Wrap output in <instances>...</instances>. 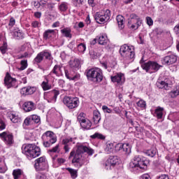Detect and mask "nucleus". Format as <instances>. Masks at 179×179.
<instances>
[{
	"label": "nucleus",
	"instance_id": "f257e3e1",
	"mask_svg": "<svg viewBox=\"0 0 179 179\" xmlns=\"http://www.w3.org/2000/svg\"><path fill=\"white\" fill-rule=\"evenodd\" d=\"M83 153H87L89 156H92L94 153V150L89 147L80 145H78L76 152L71 151L70 153L69 159L73 157L71 162L78 169H80L82 166L86 164V159L82 155Z\"/></svg>",
	"mask_w": 179,
	"mask_h": 179
},
{
	"label": "nucleus",
	"instance_id": "f03ea898",
	"mask_svg": "<svg viewBox=\"0 0 179 179\" xmlns=\"http://www.w3.org/2000/svg\"><path fill=\"white\" fill-rule=\"evenodd\" d=\"M22 152L25 155L27 159L31 160V159H36L41 155V150L34 144H24L22 147Z\"/></svg>",
	"mask_w": 179,
	"mask_h": 179
},
{
	"label": "nucleus",
	"instance_id": "7ed1b4c3",
	"mask_svg": "<svg viewBox=\"0 0 179 179\" xmlns=\"http://www.w3.org/2000/svg\"><path fill=\"white\" fill-rule=\"evenodd\" d=\"M120 54L123 58L124 62L129 64L135 58V47L124 44L120 47Z\"/></svg>",
	"mask_w": 179,
	"mask_h": 179
},
{
	"label": "nucleus",
	"instance_id": "20e7f679",
	"mask_svg": "<svg viewBox=\"0 0 179 179\" xmlns=\"http://www.w3.org/2000/svg\"><path fill=\"white\" fill-rule=\"evenodd\" d=\"M149 162L139 155H136L129 163V169L131 171L136 172L138 170H146Z\"/></svg>",
	"mask_w": 179,
	"mask_h": 179
},
{
	"label": "nucleus",
	"instance_id": "39448f33",
	"mask_svg": "<svg viewBox=\"0 0 179 179\" xmlns=\"http://www.w3.org/2000/svg\"><path fill=\"white\" fill-rule=\"evenodd\" d=\"M85 73L87 79L92 80V82H98L99 83L103 80V72L99 68L88 69Z\"/></svg>",
	"mask_w": 179,
	"mask_h": 179
},
{
	"label": "nucleus",
	"instance_id": "423d86ee",
	"mask_svg": "<svg viewBox=\"0 0 179 179\" xmlns=\"http://www.w3.org/2000/svg\"><path fill=\"white\" fill-rule=\"evenodd\" d=\"M44 148H51L57 142V136L51 131H48L42 135Z\"/></svg>",
	"mask_w": 179,
	"mask_h": 179
},
{
	"label": "nucleus",
	"instance_id": "0eeeda50",
	"mask_svg": "<svg viewBox=\"0 0 179 179\" xmlns=\"http://www.w3.org/2000/svg\"><path fill=\"white\" fill-rule=\"evenodd\" d=\"M141 24H142V20L136 14H131L128 21V27L133 30H138Z\"/></svg>",
	"mask_w": 179,
	"mask_h": 179
},
{
	"label": "nucleus",
	"instance_id": "6e6552de",
	"mask_svg": "<svg viewBox=\"0 0 179 179\" xmlns=\"http://www.w3.org/2000/svg\"><path fill=\"white\" fill-rule=\"evenodd\" d=\"M162 65H159L155 62H148L146 63L141 64V68L148 72V73H153V72H157L159 69L162 68Z\"/></svg>",
	"mask_w": 179,
	"mask_h": 179
},
{
	"label": "nucleus",
	"instance_id": "1a4fd4ad",
	"mask_svg": "<svg viewBox=\"0 0 179 179\" xmlns=\"http://www.w3.org/2000/svg\"><path fill=\"white\" fill-rule=\"evenodd\" d=\"M110 16L111 13L110 10H106V11H103V13H96L94 19L99 24H104V23L110 20Z\"/></svg>",
	"mask_w": 179,
	"mask_h": 179
},
{
	"label": "nucleus",
	"instance_id": "9d476101",
	"mask_svg": "<svg viewBox=\"0 0 179 179\" xmlns=\"http://www.w3.org/2000/svg\"><path fill=\"white\" fill-rule=\"evenodd\" d=\"M63 103L69 110H73V108H76L79 106V99L78 97L65 96L63 99Z\"/></svg>",
	"mask_w": 179,
	"mask_h": 179
},
{
	"label": "nucleus",
	"instance_id": "9b49d317",
	"mask_svg": "<svg viewBox=\"0 0 179 179\" xmlns=\"http://www.w3.org/2000/svg\"><path fill=\"white\" fill-rule=\"evenodd\" d=\"M120 164V157L115 155H110L106 162V170H112Z\"/></svg>",
	"mask_w": 179,
	"mask_h": 179
},
{
	"label": "nucleus",
	"instance_id": "f8f14e48",
	"mask_svg": "<svg viewBox=\"0 0 179 179\" xmlns=\"http://www.w3.org/2000/svg\"><path fill=\"white\" fill-rule=\"evenodd\" d=\"M48 166L45 157H41L35 160L34 167L37 171L45 170Z\"/></svg>",
	"mask_w": 179,
	"mask_h": 179
},
{
	"label": "nucleus",
	"instance_id": "ddd939ff",
	"mask_svg": "<svg viewBox=\"0 0 179 179\" xmlns=\"http://www.w3.org/2000/svg\"><path fill=\"white\" fill-rule=\"evenodd\" d=\"M0 138L8 146H12L15 143L13 134L9 131H4L0 134Z\"/></svg>",
	"mask_w": 179,
	"mask_h": 179
},
{
	"label": "nucleus",
	"instance_id": "4468645a",
	"mask_svg": "<svg viewBox=\"0 0 179 179\" xmlns=\"http://www.w3.org/2000/svg\"><path fill=\"white\" fill-rule=\"evenodd\" d=\"M4 85L6 86L7 89H10L13 86H16V78H12L9 73H7L4 78Z\"/></svg>",
	"mask_w": 179,
	"mask_h": 179
},
{
	"label": "nucleus",
	"instance_id": "2eb2a0df",
	"mask_svg": "<svg viewBox=\"0 0 179 179\" xmlns=\"http://www.w3.org/2000/svg\"><path fill=\"white\" fill-rule=\"evenodd\" d=\"M162 62L163 65H173L177 62V56L174 55L166 56L162 59Z\"/></svg>",
	"mask_w": 179,
	"mask_h": 179
},
{
	"label": "nucleus",
	"instance_id": "dca6fc26",
	"mask_svg": "<svg viewBox=\"0 0 179 179\" xmlns=\"http://www.w3.org/2000/svg\"><path fill=\"white\" fill-rule=\"evenodd\" d=\"M65 76L69 80H79L80 79V75L79 73H75L72 70H64Z\"/></svg>",
	"mask_w": 179,
	"mask_h": 179
},
{
	"label": "nucleus",
	"instance_id": "f3484780",
	"mask_svg": "<svg viewBox=\"0 0 179 179\" xmlns=\"http://www.w3.org/2000/svg\"><path fill=\"white\" fill-rule=\"evenodd\" d=\"M110 79L113 83H117V85H122L125 82V77L121 73H117L115 76H111Z\"/></svg>",
	"mask_w": 179,
	"mask_h": 179
},
{
	"label": "nucleus",
	"instance_id": "a211bd4d",
	"mask_svg": "<svg viewBox=\"0 0 179 179\" xmlns=\"http://www.w3.org/2000/svg\"><path fill=\"white\" fill-rule=\"evenodd\" d=\"M22 108L25 113H30V111L36 110V104L31 101H28L23 103Z\"/></svg>",
	"mask_w": 179,
	"mask_h": 179
},
{
	"label": "nucleus",
	"instance_id": "6ab92c4d",
	"mask_svg": "<svg viewBox=\"0 0 179 179\" xmlns=\"http://www.w3.org/2000/svg\"><path fill=\"white\" fill-rule=\"evenodd\" d=\"M36 90V87H24L21 89L20 93L24 96H29V94H34Z\"/></svg>",
	"mask_w": 179,
	"mask_h": 179
},
{
	"label": "nucleus",
	"instance_id": "aec40b11",
	"mask_svg": "<svg viewBox=\"0 0 179 179\" xmlns=\"http://www.w3.org/2000/svg\"><path fill=\"white\" fill-rule=\"evenodd\" d=\"M8 117L13 124H22V118L19 117V116L12 113H8Z\"/></svg>",
	"mask_w": 179,
	"mask_h": 179
},
{
	"label": "nucleus",
	"instance_id": "412c9836",
	"mask_svg": "<svg viewBox=\"0 0 179 179\" xmlns=\"http://www.w3.org/2000/svg\"><path fill=\"white\" fill-rule=\"evenodd\" d=\"M157 86L159 89H164L165 90H169L171 87V84L165 81H158L157 83Z\"/></svg>",
	"mask_w": 179,
	"mask_h": 179
},
{
	"label": "nucleus",
	"instance_id": "4be33fe9",
	"mask_svg": "<svg viewBox=\"0 0 179 179\" xmlns=\"http://www.w3.org/2000/svg\"><path fill=\"white\" fill-rule=\"evenodd\" d=\"M114 149H115L114 143H111V142L106 143V146L105 148L106 153H107L108 155H110V153H115Z\"/></svg>",
	"mask_w": 179,
	"mask_h": 179
},
{
	"label": "nucleus",
	"instance_id": "5701e85b",
	"mask_svg": "<svg viewBox=\"0 0 179 179\" xmlns=\"http://www.w3.org/2000/svg\"><path fill=\"white\" fill-rule=\"evenodd\" d=\"M124 16L119 15L116 17V20L117 22V24L119 26V29H120V30H122V29H124V27H125V24H124Z\"/></svg>",
	"mask_w": 179,
	"mask_h": 179
},
{
	"label": "nucleus",
	"instance_id": "b1692460",
	"mask_svg": "<svg viewBox=\"0 0 179 179\" xmlns=\"http://www.w3.org/2000/svg\"><path fill=\"white\" fill-rule=\"evenodd\" d=\"M60 31L64 37H66L67 38H72V31L71 30V28H64L61 29Z\"/></svg>",
	"mask_w": 179,
	"mask_h": 179
},
{
	"label": "nucleus",
	"instance_id": "393cba45",
	"mask_svg": "<svg viewBox=\"0 0 179 179\" xmlns=\"http://www.w3.org/2000/svg\"><path fill=\"white\" fill-rule=\"evenodd\" d=\"M76 138H64L62 141V145H64V146H71L73 143V145H75V143H76V142L75 141Z\"/></svg>",
	"mask_w": 179,
	"mask_h": 179
},
{
	"label": "nucleus",
	"instance_id": "a878e982",
	"mask_svg": "<svg viewBox=\"0 0 179 179\" xmlns=\"http://www.w3.org/2000/svg\"><path fill=\"white\" fill-rule=\"evenodd\" d=\"M69 65L71 68L77 71V69H79V66H80V62H79V59H75L70 61Z\"/></svg>",
	"mask_w": 179,
	"mask_h": 179
},
{
	"label": "nucleus",
	"instance_id": "bb28decb",
	"mask_svg": "<svg viewBox=\"0 0 179 179\" xmlns=\"http://www.w3.org/2000/svg\"><path fill=\"white\" fill-rule=\"evenodd\" d=\"M41 86L43 89V90H44V92L47 91V90H51L52 86L51 85V84H50V81L48 80V79H45V81H43L41 84Z\"/></svg>",
	"mask_w": 179,
	"mask_h": 179
},
{
	"label": "nucleus",
	"instance_id": "cd10ccee",
	"mask_svg": "<svg viewBox=\"0 0 179 179\" xmlns=\"http://www.w3.org/2000/svg\"><path fill=\"white\" fill-rule=\"evenodd\" d=\"M101 120V115L99 110H94L93 112V121L94 124H99Z\"/></svg>",
	"mask_w": 179,
	"mask_h": 179
},
{
	"label": "nucleus",
	"instance_id": "c85d7f7f",
	"mask_svg": "<svg viewBox=\"0 0 179 179\" xmlns=\"http://www.w3.org/2000/svg\"><path fill=\"white\" fill-rule=\"evenodd\" d=\"M163 111H164V108L159 106L155 109V114L158 120L163 118Z\"/></svg>",
	"mask_w": 179,
	"mask_h": 179
},
{
	"label": "nucleus",
	"instance_id": "c756f323",
	"mask_svg": "<svg viewBox=\"0 0 179 179\" xmlns=\"http://www.w3.org/2000/svg\"><path fill=\"white\" fill-rule=\"evenodd\" d=\"M62 70H61V66L59 65H55L53 68V69L52 70V71L50 72V75H55L56 76H59V75H61L62 73Z\"/></svg>",
	"mask_w": 179,
	"mask_h": 179
},
{
	"label": "nucleus",
	"instance_id": "7c9ffc66",
	"mask_svg": "<svg viewBox=\"0 0 179 179\" xmlns=\"http://www.w3.org/2000/svg\"><path fill=\"white\" fill-rule=\"evenodd\" d=\"M80 127L84 128V129H89L92 127V122L89 120V119H85L84 121L81 122Z\"/></svg>",
	"mask_w": 179,
	"mask_h": 179
},
{
	"label": "nucleus",
	"instance_id": "2f4dec72",
	"mask_svg": "<svg viewBox=\"0 0 179 179\" xmlns=\"http://www.w3.org/2000/svg\"><path fill=\"white\" fill-rule=\"evenodd\" d=\"M13 36L17 40H22V38H24V34L20 31V30L14 31Z\"/></svg>",
	"mask_w": 179,
	"mask_h": 179
},
{
	"label": "nucleus",
	"instance_id": "473e14b6",
	"mask_svg": "<svg viewBox=\"0 0 179 179\" xmlns=\"http://www.w3.org/2000/svg\"><path fill=\"white\" fill-rule=\"evenodd\" d=\"M98 43L101 45H106L107 43H108V38H107V36L106 35H101L99 37Z\"/></svg>",
	"mask_w": 179,
	"mask_h": 179
},
{
	"label": "nucleus",
	"instance_id": "72a5a7b5",
	"mask_svg": "<svg viewBox=\"0 0 179 179\" xmlns=\"http://www.w3.org/2000/svg\"><path fill=\"white\" fill-rule=\"evenodd\" d=\"M30 125H33V121L31 120V116H28L25 118V120H24L22 127L23 128H26V127H29Z\"/></svg>",
	"mask_w": 179,
	"mask_h": 179
},
{
	"label": "nucleus",
	"instance_id": "f704fd0d",
	"mask_svg": "<svg viewBox=\"0 0 179 179\" xmlns=\"http://www.w3.org/2000/svg\"><path fill=\"white\" fill-rule=\"evenodd\" d=\"M51 94H52V97L50 99V101H48V103H55V101H57V98L59 95V91L54 90L52 92Z\"/></svg>",
	"mask_w": 179,
	"mask_h": 179
},
{
	"label": "nucleus",
	"instance_id": "c9c22d12",
	"mask_svg": "<svg viewBox=\"0 0 179 179\" xmlns=\"http://www.w3.org/2000/svg\"><path fill=\"white\" fill-rule=\"evenodd\" d=\"M22 173H23V171H22V169H17L13 170V176L14 179H19L20 177H22Z\"/></svg>",
	"mask_w": 179,
	"mask_h": 179
},
{
	"label": "nucleus",
	"instance_id": "e433bc0d",
	"mask_svg": "<svg viewBox=\"0 0 179 179\" xmlns=\"http://www.w3.org/2000/svg\"><path fill=\"white\" fill-rule=\"evenodd\" d=\"M43 52H39L36 57L34 59V64H40L43 59H44V57L43 56Z\"/></svg>",
	"mask_w": 179,
	"mask_h": 179
},
{
	"label": "nucleus",
	"instance_id": "4c0bfd02",
	"mask_svg": "<svg viewBox=\"0 0 179 179\" xmlns=\"http://www.w3.org/2000/svg\"><path fill=\"white\" fill-rule=\"evenodd\" d=\"M54 33H55V30H54V29L46 30L43 34V38H45V40H48V38H50V37H51L50 34H52Z\"/></svg>",
	"mask_w": 179,
	"mask_h": 179
},
{
	"label": "nucleus",
	"instance_id": "58836bf2",
	"mask_svg": "<svg viewBox=\"0 0 179 179\" xmlns=\"http://www.w3.org/2000/svg\"><path fill=\"white\" fill-rule=\"evenodd\" d=\"M156 153H157V150L156 148H152L145 152L146 155L150 156V157H155Z\"/></svg>",
	"mask_w": 179,
	"mask_h": 179
},
{
	"label": "nucleus",
	"instance_id": "ea45409f",
	"mask_svg": "<svg viewBox=\"0 0 179 179\" xmlns=\"http://www.w3.org/2000/svg\"><path fill=\"white\" fill-rule=\"evenodd\" d=\"M59 152H61V150L59 149V144H57L56 146L48 150L49 155H51V153H59Z\"/></svg>",
	"mask_w": 179,
	"mask_h": 179
},
{
	"label": "nucleus",
	"instance_id": "a19ab883",
	"mask_svg": "<svg viewBox=\"0 0 179 179\" xmlns=\"http://www.w3.org/2000/svg\"><path fill=\"white\" fill-rule=\"evenodd\" d=\"M66 170L70 173L71 178L75 179L78 177V171L73 169L67 168Z\"/></svg>",
	"mask_w": 179,
	"mask_h": 179
},
{
	"label": "nucleus",
	"instance_id": "79ce46f5",
	"mask_svg": "<svg viewBox=\"0 0 179 179\" xmlns=\"http://www.w3.org/2000/svg\"><path fill=\"white\" fill-rule=\"evenodd\" d=\"M5 171H6L5 161L2 158H0V173H5Z\"/></svg>",
	"mask_w": 179,
	"mask_h": 179
},
{
	"label": "nucleus",
	"instance_id": "37998d69",
	"mask_svg": "<svg viewBox=\"0 0 179 179\" xmlns=\"http://www.w3.org/2000/svg\"><path fill=\"white\" fill-rule=\"evenodd\" d=\"M92 139H106V136H103V134L100 133H95L94 134L91 136Z\"/></svg>",
	"mask_w": 179,
	"mask_h": 179
},
{
	"label": "nucleus",
	"instance_id": "c03bdc74",
	"mask_svg": "<svg viewBox=\"0 0 179 179\" xmlns=\"http://www.w3.org/2000/svg\"><path fill=\"white\" fill-rule=\"evenodd\" d=\"M59 9L61 12H65L68 10V3L63 2L59 6Z\"/></svg>",
	"mask_w": 179,
	"mask_h": 179
},
{
	"label": "nucleus",
	"instance_id": "a18cd8bd",
	"mask_svg": "<svg viewBox=\"0 0 179 179\" xmlns=\"http://www.w3.org/2000/svg\"><path fill=\"white\" fill-rule=\"evenodd\" d=\"M31 119L32 120V123L34 124V122L35 124H38L41 121V118L40 116L37 115H30Z\"/></svg>",
	"mask_w": 179,
	"mask_h": 179
},
{
	"label": "nucleus",
	"instance_id": "49530a36",
	"mask_svg": "<svg viewBox=\"0 0 179 179\" xmlns=\"http://www.w3.org/2000/svg\"><path fill=\"white\" fill-rule=\"evenodd\" d=\"M87 118H86V115L83 113H80L77 117V120L78 121V122L80 124L82 122H83L84 120H87Z\"/></svg>",
	"mask_w": 179,
	"mask_h": 179
},
{
	"label": "nucleus",
	"instance_id": "de8ad7c7",
	"mask_svg": "<svg viewBox=\"0 0 179 179\" xmlns=\"http://www.w3.org/2000/svg\"><path fill=\"white\" fill-rule=\"evenodd\" d=\"M122 149H124V144L122 143L116 144L114 148L115 153H117V152H120V150H122Z\"/></svg>",
	"mask_w": 179,
	"mask_h": 179
},
{
	"label": "nucleus",
	"instance_id": "09e8293b",
	"mask_svg": "<svg viewBox=\"0 0 179 179\" xmlns=\"http://www.w3.org/2000/svg\"><path fill=\"white\" fill-rule=\"evenodd\" d=\"M123 152H125L126 155H129L131 153V148L129 147V144H123Z\"/></svg>",
	"mask_w": 179,
	"mask_h": 179
},
{
	"label": "nucleus",
	"instance_id": "8fccbe9b",
	"mask_svg": "<svg viewBox=\"0 0 179 179\" xmlns=\"http://www.w3.org/2000/svg\"><path fill=\"white\" fill-rule=\"evenodd\" d=\"M136 105L138 107H140V108H146V101H145L143 99H141L136 103Z\"/></svg>",
	"mask_w": 179,
	"mask_h": 179
},
{
	"label": "nucleus",
	"instance_id": "3c124183",
	"mask_svg": "<svg viewBox=\"0 0 179 179\" xmlns=\"http://www.w3.org/2000/svg\"><path fill=\"white\" fill-rule=\"evenodd\" d=\"M77 48L79 51V52H84L86 51V44L85 43H80L78 46Z\"/></svg>",
	"mask_w": 179,
	"mask_h": 179
},
{
	"label": "nucleus",
	"instance_id": "603ef678",
	"mask_svg": "<svg viewBox=\"0 0 179 179\" xmlns=\"http://www.w3.org/2000/svg\"><path fill=\"white\" fill-rule=\"evenodd\" d=\"M20 68L19 69L20 71H24L26 68H27V60H22L20 62Z\"/></svg>",
	"mask_w": 179,
	"mask_h": 179
},
{
	"label": "nucleus",
	"instance_id": "864d4df0",
	"mask_svg": "<svg viewBox=\"0 0 179 179\" xmlns=\"http://www.w3.org/2000/svg\"><path fill=\"white\" fill-rule=\"evenodd\" d=\"M42 53H43V56L45 57V59H49V61L52 59V56L49 52L42 51Z\"/></svg>",
	"mask_w": 179,
	"mask_h": 179
},
{
	"label": "nucleus",
	"instance_id": "5fc2aeb1",
	"mask_svg": "<svg viewBox=\"0 0 179 179\" xmlns=\"http://www.w3.org/2000/svg\"><path fill=\"white\" fill-rule=\"evenodd\" d=\"M169 94L172 99H176V96H179L178 90L171 91Z\"/></svg>",
	"mask_w": 179,
	"mask_h": 179
},
{
	"label": "nucleus",
	"instance_id": "6e6d98bb",
	"mask_svg": "<svg viewBox=\"0 0 179 179\" xmlns=\"http://www.w3.org/2000/svg\"><path fill=\"white\" fill-rule=\"evenodd\" d=\"M8 50V45L6 43H3V45L0 47V51L2 54H5Z\"/></svg>",
	"mask_w": 179,
	"mask_h": 179
},
{
	"label": "nucleus",
	"instance_id": "4d7b16f0",
	"mask_svg": "<svg viewBox=\"0 0 179 179\" xmlns=\"http://www.w3.org/2000/svg\"><path fill=\"white\" fill-rule=\"evenodd\" d=\"M102 110L103 111H104V113H107L108 114H111V113H113V110L107 107V106H103Z\"/></svg>",
	"mask_w": 179,
	"mask_h": 179
},
{
	"label": "nucleus",
	"instance_id": "13d9d810",
	"mask_svg": "<svg viewBox=\"0 0 179 179\" xmlns=\"http://www.w3.org/2000/svg\"><path fill=\"white\" fill-rule=\"evenodd\" d=\"M38 179H50V176H47V175L44 173H39L37 175Z\"/></svg>",
	"mask_w": 179,
	"mask_h": 179
},
{
	"label": "nucleus",
	"instance_id": "bf43d9fd",
	"mask_svg": "<svg viewBox=\"0 0 179 179\" xmlns=\"http://www.w3.org/2000/svg\"><path fill=\"white\" fill-rule=\"evenodd\" d=\"M29 57V52H25L24 54L17 56V59H23V58H27Z\"/></svg>",
	"mask_w": 179,
	"mask_h": 179
},
{
	"label": "nucleus",
	"instance_id": "052dcab7",
	"mask_svg": "<svg viewBox=\"0 0 179 179\" xmlns=\"http://www.w3.org/2000/svg\"><path fill=\"white\" fill-rule=\"evenodd\" d=\"M146 22L148 26H153V20L150 17H146Z\"/></svg>",
	"mask_w": 179,
	"mask_h": 179
},
{
	"label": "nucleus",
	"instance_id": "680f3d73",
	"mask_svg": "<svg viewBox=\"0 0 179 179\" xmlns=\"http://www.w3.org/2000/svg\"><path fill=\"white\" fill-rule=\"evenodd\" d=\"M32 27H40V22L38 21H34L31 23Z\"/></svg>",
	"mask_w": 179,
	"mask_h": 179
},
{
	"label": "nucleus",
	"instance_id": "e2e57ef3",
	"mask_svg": "<svg viewBox=\"0 0 179 179\" xmlns=\"http://www.w3.org/2000/svg\"><path fill=\"white\" fill-rule=\"evenodd\" d=\"M173 31L176 34H179V23L176 25L173 28Z\"/></svg>",
	"mask_w": 179,
	"mask_h": 179
},
{
	"label": "nucleus",
	"instance_id": "0e129e2a",
	"mask_svg": "<svg viewBox=\"0 0 179 179\" xmlns=\"http://www.w3.org/2000/svg\"><path fill=\"white\" fill-rule=\"evenodd\" d=\"M5 128H6V125H5V123H3V121H2L1 120H0V129H5Z\"/></svg>",
	"mask_w": 179,
	"mask_h": 179
},
{
	"label": "nucleus",
	"instance_id": "69168bd1",
	"mask_svg": "<svg viewBox=\"0 0 179 179\" xmlns=\"http://www.w3.org/2000/svg\"><path fill=\"white\" fill-rule=\"evenodd\" d=\"M15 18H10L8 24L9 26H10L11 27H13V26H15Z\"/></svg>",
	"mask_w": 179,
	"mask_h": 179
},
{
	"label": "nucleus",
	"instance_id": "338daca9",
	"mask_svg": "<svg viewBox=\"0 0 179 179\" xmlns=\"http://www.w3.org/2000/svg\"><path fill=\"white\" fill-rule=\"evenodd\" d=\"M34 8H36V9H38V8L41 6L40 4V1H34Z\"/></svg>",
	"mask_w": 179,
	"mask_h": 179
},
{
	"label": "nucleus",
	"instance_id": "774afa93",
	"mask_svg": "<svg viewBox=\"0 0 179 179\" xmlns=\"http://www.w3.org/2000/svg\"><path fill=\"white\" fill-rule=\"evenodd\" d=\"M159 179H170V178L167 175H162L159 176Z\"/></svg>",
	"mask_w": 179,
	"mask_h": 179
}]
</instances>
